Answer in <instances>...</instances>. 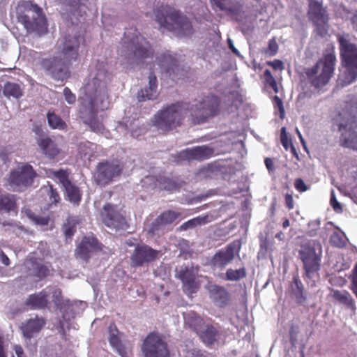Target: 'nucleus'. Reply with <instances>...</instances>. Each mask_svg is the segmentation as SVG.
<instances>
[{
  "mask_svg": "<svg viewBox=\"0 0 357 357\" xmlns=\"http://www.w3.org/2000/svg\"><path fill=\"white\" fill-rule=\"evenodd\" d=\"M228 45H229V49L234 54H236V56L240 55L238 50L234 47L231 39H228Z\"/></svg>",
  "mask_w": 357,
  "mask_h": 357,
  "instance_id": "obj_64",
  "label": "nucleus"
},
{
  "mask_svg": "<svg viewBox=\"0 0 357 357\" xmlns=\"http://www.w3.org/2000/svg\"><path fill=\"white\" fill-rule=\"evenodd\" d=\"M213 155V149L206 146H197L192 149H186L178 154L181 160H204Z\"/></svg>",
  "mask_w": 357,
  "mask_h": 357,
  "instance_id": "obj_20",
  "label": "nucleus"
},
{
  "mask_svg": "<svg viewBox=\"0 0 357 357\" xmlns=\"http://www.w3.org/2000/svg\"><path fill=\"white\" fill-rule=\"evenodd\" d=\"M149 87L141 89L137 93V99L139 102L147 100H153L157 98L158 82L157 77L153 72L149 76Z\"/></svg>",
  "mask_w": 357,
  "mask_h": 357,
  "instance_id": "obj_26",
  "label": "nucleus"
},
{
  "mask_svg": "<svg viewBox=\"0 0 357 357\" xmlns=\"http://www.w3.org/2000/svg\"><path fill=\"white\" fill-rule=\"evenodd\" d=\"M293 282L295 287H292V293L295 296L298 304H303L306 301V295L304 287L298 275L293 277Z\"/></svg>",
  "mask_w": 357,
  "mask_h": 357,
  "instance_id": "obj_35",
  "label": "nucleus"
},
{
  "mask_svg": "<svg viewBox=\"0 0 357 357\" xmlns=\"http://www.w3.org/2000/svg\"><path fill=\"white\" fill-rule=\"evenodd\" d=\"M26 266L29 269H33V275L34 276L40 279H43L49 275V268L44 264L38 262L35 258L29 259L26 261Z\"/></svg>",
  "mask_w": 357,
  "mask_h": 357,
  "instance_id": "obj_33",
  "label": "nucleus"
},
{
  "mask_svg": "<svg viewBox=\"0 0 357 357\" xmlns=\"http://www.w3.org/2000/svg\"><path fill=\"white\" fill-rule=\"evenodd\" d=\"M264 163L269 172H273L275 171L273 159L271 158H266L264 160Z\"/></svg>",
  "mask_w": 357,
  "mask_h": 357,
  "instance_id": "obj_58",
  "label": "nucleus"
},
{
  "mask_svg": "<svg viewBox=\"0 0 357 357\" xmlns=\"http://www.w3.org/2000/svg\"><path fill=\"white\" fill-rule=\"evenodd\" d=\"M36 176L37 174L33 167L25 164L10 172L8 182L12 185L27 188L33 184Z\"/></svg>",
  "mask_w": 357,
  "mask_h": 357,
  "instance_id": "obj_16",
  "label": "nucleus"
},
{
  "mask_svg": "<svg viewBox=\"0 0 357 357\" xmlns=\"http://www.w3.org/2000/svg\"><path fill=\"white\" fill-rule=\"evenodd\" d=\"M267 65L271 66L275 70H282L284 69L283 62L278 59H275L273 61H268Z\"/></svg>",
  "mask_w": 357,
  "mask_h": 357,
  "instance_id": "obj_56",
  "label": "nucleus"
},
{
  "mask_svg": "<svg viewBox=\"0 0 357 357\" xmlns=\"http://www.w3.org/2000/svg\"><path fill=\"white\" fill-rule=\"evenodd\" d=\"M278 52V45L275 38H271L268 41V47L264 50V53L268 56H275Z\"/></svg>",
  "mask_w": 357,
  "mask_h": 357,
  "instance_id": "obj_46",
  "label": "nucleus"
},
{
  "mask_svg": "<svg viewBox=\"0 0 357 357\" xmlns=\"http://www.w3.org/2000/svg\"><path fill=\"white\" fill-rule=\"evenodd\" d=\"M308 17L318 26L319 33L321 36L326 34L324 25L328 20L326 10L317 0H309Z\"/></svg>",
  "mask_w": 357,
  "mask_h": 357,
  "instance_id": "obj_19",
  "label": "nucleus"
},
{
  "mask_svg": "<svg viewBox=\"0 0 357 357\" xmlns=\"http://www.w3.org/2000/svg\"><path fill=\"white\" fill-rule=\"evenodd\" d=\"M0 258H1V262L4 265L9 266L10 259L3 251H1V252H0Z\"/></svg>",
  "mask_w": 357,
  "mask_h": 357,
  "instance_id": "obj_63",
  "label": "nucleus"
},
{
  "mask_svg": "<svg viewBox=\"0 0 357 357\" xmlns=\"http://www.w3.org/2000/svg\"><path fill=\"white\" fill-rule=\"evenodd\" d=\"M48 294L46 291L43 290L38 293L31 294L28 296L25 304L31 309L43 310L47 307Z\"/></svg>",
  "mask_w": 357,
  "mask_h": 357,
  "instance_id": "obj_27",
  "label": "nucleus"
},
{
  "mask_svg": "<svg viewBox=\"0 0 357 357\" xmlns=\"http://www.w3.org/2000/svg\"><path fill=\"white\" fill-rule=\"evenodd\" d=\"M247 272L245 267L238 269L228 268L223 279L227 281H239L245 278Z\"/></svg>",
  "mask_w": 357,
  "mask_h": 357,
  "instance_id": "obj_41",
  "label": "nucleus"
},
{
  "mask_svg": "<svg viewBox=\"0 0 357 357\" xmlns=\"http://www.w3.org/2000/svg\"><path fill=\"white\" fill-rule=\"evenodd\" d=\"M340 115L347 120L338 126L341 132L339 143L343 147L357 151V94L349 97L345 111Z\"/></svg>",
  "mask_w": 357,
  "mask_h": 357,
  "instance_id": "obj_6",
  "label": "nucleus"
},
{
  "mask_svg": "<svg viewBox=\"0 0 357 357\" xmlns=\"http://www.w3.org/2000/svg\"><path fill=\"white\" fill-rule=\"evenodd\" d=\"M348 238L342 234L336 233V248H344L347 245Z\"/></svg>",
  "mask_w": 357,
  "mask_h": 357,
  "instance_id": "obj_51",
  "label": "nucleus"
},
{
  "mask_svg": "<svg viewBox=\"0 0 357 357\" xmlns=\"http://www.w3.org/2000/svg\"><path fill=\"white\" fill-rule=\"evenodd\" d=\"M64 189L69 201L74 204L78 205L82 199V192L79 188L70 183Z\"/></svg>",
  "mask_w": 357,
  "mask_h": 357,
  "instance_id": "obj_38",
  "label": "nucleus"
},
{
  "mask_svg": "<svg viewBox=\"0 0 357 357\" xmlns=\"http://www.w3.org/2000/svg\"><path fill=\"white\" fill-rule=\"evenodd\" d=\"M160 187L167 191H176L180 189L181 183L177 178H169L166 176H160L158 179Z\"/></svg>",
  "mask_w": 357,
  "mask_h": 357,
  "instance_id": "obj_36",
  "label": "nucleus"
},
{
  "mask_svg": "<svg viewBox=\"0 0 357 357\" xmlns=\"http://www.w3.org/2000/svg\"><path fill=\"white\" fill-rule=\"evenodd\" d=\"M189 112V103H173L157 112L153 119V125L158 130L167 132L182 124L185 115Z\"/></svg>",
  "mask_w": 357,
  "mask_h": 357,
  "instance_id": "obj_7",
  "label": "nucleus"
},
{
  "mask_svg": "<svg viewBox=\"0 0 357 357\" xmlns=\"http://www.w3.org/2000/svg\"><path fill=\"white\" fill-rule=\"evenodd\" d=\"M144 357H170L167 344L158 333H149L142 345Z\"/></svg>",
  "mask_w": 357,
  "mask_h": 357,
  "instance_id": "obj_13",
  "label": "nucleus"
},
{
  "mask_svg": "<svg viewBox=\"0 0 357 357\" xmlns=\"http://www.w3.org/2000/svg\"><path fill=\"white\" fill-rule=\"evenodd\" d=\"M103 245L94 236H84L75 250L76 258L88 262L91 253L102 251Z\"/></svg>",
  "mask_w": 357,
  "mask_h": 357,
  "instance_id": "obj_17",
  "label": "nucleus"
},
{
  "mask_svg": "<svg viewBox=\"0 0 357 357\" xmlns=\"http://www.w3.org/2000/svg\"><path fill=\"white\" fill-rule=\"evenodd\" d=\"M299 258L303 262L305 277L309 280L318 278L320 269V256L316 253L314 246L310 243L302 245L298 251Z\"/></svg>",
  "mask_w": 357,
  "mask_h": 357,
  "instance_id": "obj_10",
  "label": "nucleus"
},
{
  "mask_svg": "<svg viewBox=\"0 0 357 357\" xmlns=\"http://www.w3.org/2000/svg\"><path fill=\"white\" fill-rule=\"evenodd\" d=\"M338 42L342 68L340 70L337 82L344 87L357 79V45L351 41L349 35L339 36Z\"/></svg>",
  "mask_w": 357,
  "mask_h": 357,
  "instance_id": "obj_4",
  "label": "nucleus"
},
{
  "mask_svg": "<svg viewBox=\"0 0 357 357\" xmlns=\"http://www.w3.org/2000/svg\"><path fill=\"white\" fill-rule=\"evenodd\" d=\"M210 1L213 7L215 6L220 10L233 15L238 14L241 8V5L238 2H233L231 0H210Z\"/></svg>",
  "mask_w": 357,
  "mask_h": 357,
  "instance_id": "obj_30",
  "label": "nucleus"
},
{
  "mask_svg": "<svg viewBox=\"0 0 357 357\" xmlns=\"http://www.w3.org/2000/svg\"><path fill=\"white\" fill-rule=\"evenodd\" d=\"M52 301L57 307L63 305L62 291L60 289H56L52 292Z\"/></svg>",
  "mask_w": 357,
  "mask_h": 357,
  "instance_id": "obj_48",
  "label": "nucleus"
},
{
  "mask_svg": "<svg viewBox=\"0 0 357 357\" xmlns=\"http://www.w3.org/2000/svg\"><path fill=\"white\" fill-rule=\"evenodd\" d=\"M197 335L206 345L211 346L217 341L220 333L215 326L208 324L205 325Z\"/></svg>",
  "mask_w": 357,
  "mask_h": 357,
  "instance_id": "obj_29",
  "label": "nucleus"
},
{
  "mask_svg": "<svg viewBox=\"0 0 357 357\" xmlns=\"http://www.w3.org/2000/svg\"><path fill=\"white\" fill-rule=\"evenodd\" d=\"M123 167L116 160H105L99 162L96 167L95 181L98 185H106L119 176Z\"/></svg>",
  "mask_w": 357,
  "mask_h": 357,
  "instance_id": "obj_11",
  "label": "nucleus"
},
{
  "mask_svg": "<svg viewBox=\"0 0 357 357\" xmlns=\"http://www.w3.org/2000/svg\"><path fill=\"white\" fill-rule=\"evenodd\" d=\"M273 105L275 108L278 109L280 118L283 119L284 116V109L282 100L278 96H275L273 98Z\"/></svg>",
  "mask_w": 357,
  "mask_h": 357,
  "instance_id": "obj_49",
  "label": "nucleus"
},
{
  "mask_svg": "<svg viewBox=\"0 0 357 357\" xmlns=\"http://www.w3.org/2000/svg\"><path fill=\"white\" fill-rule=\"evenodd\" d=\"M335 66V52L332 48L330 52L324 54L322 59L313 66L305 68L303 76L316 89L325 86L331 79Z\"/></svg>",
  "mask_w": 357,
  "mask_h": 357,
  "instance_id": "obj_8",
  "label": "nucleus"
},
{
  "mask_svg": "<svg viewBox=\"0 0 357 357\" xmlns=\"http://www.w3.org/2000/svg\"><path fill=\"white\" fill-rule=\"evenodd\" d=\"M108 72L103 68H96L91 70L87 82L82 88L83 95L79 98V116L95 132H102L103 124L97 117L99 102H102L107 97V84L109 79Z\"/></svg>",
  "mask_w": 357,
  "mask_h": 357,
  "instance_id": "obj_1",
  "label": "nucleus"
},
{
  "mask_svg": "<svg viewBox=\"0 0 357 357\" xmlns=\"http://www.w3.org/2000/svg\"><path fill=\"white\" fill-rule=\"evenodd\" d=\"M63 229L66 238H71L76 231L75 225H64Z\"/></svg>",
  "mask_w": 357,
  "mask_h": 357,
  "instance_id": "obj_52",
  "label": "nucleus"
},
{
  "mask_svg": "<svg viewBox=\"0 0 357 357\" xmlns=\"http://www.w3.org/2000/svg\"><path fill=\"white\" fill-rule=\"evenodd\" d=\"M47 118L48 124L52 129L63 130L67 128V124L66 122L54 112L49 111L47 114Z\"/></svg>",
  "mask_w": 357,
  "mask_h": 357,
  "instance_id": "obj_40",
  "label": "nucleus"
},
{
  "mask_svg": "<svg viewBox=\"0 0 357 357\" xmlns=\"http://www.w3.org/2000/svg\"><path fill=\"white\" fill-rule=\"evenodd\" d=\"M49 196L52 203H57L60 200V196L56 189H54L51 185L50 188Z\"/></svg>",
  "mask_w": 357,
  "mask_h": 357,
  "instance_id": "obj_55",
  "label": "nucleus"
},
{
  "mask_svg": "<svg viewBox=\"0 0 357 357\" xmlns=\"http://www.w3.org/2000/svg\"><path fill=\"white\" fill-rule=\"evenodd\" d=\"M210 221H211V220L209 219L208 215H205L203 217H198L197 218H193V219L189 220L187 222H185V223H188V224H190V223H207Z\"/></svg>",
  "mask_w": 357,
  "mask_h": 357,
  "instance_id": "obj_57",
  "label": "nucleus"
},
{
  "mask_svg": "<svg viewBox=\"0 0 357 357\" xmlns=\"http://www.w3.org/2000/svg\"><path fill=\"white\" fill-rule=\"evenodd\" d=\"M336 301L344 304L348 307L354 308V302L348 293L341 294L336 291Z\"/></svg>",
  "mask_w": 357,
  "mask_h": 357,
  "instance_id": "obj_44",
  "label": "nucleus"
},
{
  "mask_svg": "<svg viewBox=\"0 0 357 357\" xmlns=\"http://www.w3.org/2000/svg\"><path fill=\"white\" fill-rule=\"evenodd\" d=\"M185 217L181 210H167L161 213L156 219V223H172L176 220H181Z\"/></svg>",
  "mask_w": 357,
  "mask_h": 357,
  "instance_id": "obj_32",
  "label": "nucleus"
},
{
  "mask_svg": "<svg viewBox=\"0 0 357 357\" xmlns=\"http://www.w3.org/2000/svg\"><path fill=\"white\" fill-rule=\"evenodd\" d=\"M122 43L121 56L129 63H139L153 56V52L149 42L136 29H127Z\"/></svg>",
  "mask_w": 357,
  "mask_h": 357,
  "instance_id": "obj_2",
  "label": "nucleus"
},
{
  "mask_svg": "<svg viewBox=\"0 0 357 357\" xmlns=\"http://www.w3.org/2000/svg\"><path fill=\"white\" fill-rule=\"evenodd\" d=\"M13 349L15 352V354L17 357H26V355L24 354L23 348L18 344H16L14 346Z\"/></svg>",
  "mask_w": 357,
  "mask_h": 357,
  "instance_id": "obj_60",
  "label": "nucleus"
},
{
  "mask_svg": "<svg viewBox=\"0 0 357 357\" xmlns=\"http://www.w3.org/2000/svg\"><path fill=\"white\" fill-rule=\"evenodd\" d=\"M22 213L26 215L31 221L34 223H49L52 221V218L50 215H36L31 209L29 208H24L22 210Z\"/></svg>",
  "mask_w": 357,
  "mask_h": 357,
  "instance_id": "obj_42",
  "label": "nucleus"
},
{
  "mask_svg": "<svg viewBox=\"0 0 357 357\" xmlns=\"http://www.w3.org/2000/svg\"><path fill=\"white\" fill-rule=\"evenodd\" d=\"M348 174H350L357 184V166H353L348 169Z\"/></svg>",
  "mask_w": 357,
  "mask_h": 357,
  "instance_id": "obj_62",
  "label": "nucleus"
},
{
  "mask_svg": "<svg viewBox=\"0 0 357 357\" xmlns=\"http://www.w3.org/2000/svg\"><path fill=\"white\" fill-rule=\"evenodd\" d=\"M45 324L46 321L44 318L36 316L22 323L20 329L24 337L30 340L42 330Z\"/></svg>",
  "mask_w": 357,
  "mask_h": 357,
  "instance_id": "obj_23",
  "label": "nucleus"
},
{
  "mask_svg": "<svg viewBox=\"0 0 357 357\" xmlns=\"http://www.w3.org/2000/svg\"><path fill=\"white\" fill-rule=\"evenodd\" d=\"M260 249L264 252L272 250V243L269 242L267 238L260 239Z\"/></svg>",
  "mask_w": 357,
  "mask_h": 357,
  "instance_id": "obj_54",
  "label": "nucleus"
},
{
  "mask_svg": "<svg viewBox=\"0 0 357 357\" xmlns=\"http://www.w3.org/2000/svg\"><path fill=\"white\" fill-rule=\"evenodd\" d=\"M185 323L197 334L202 329L204 328V326L206 325L204 319L195 314H188L187 317L185 318Z\"/></svg>",
  "mask_w": 357,
  "mask_h": 357,
  "instance_id": "obj_39",
  "label": "nucleus"
},
{
  "mask_svg": "<svg viewBox=\"0 0 357 357\" xmlns=\"http://www.w3.org/2000/svg\"><path fill=\"white\" fill-rule=\"evenodd\" d=\"M155 21L161 28L180 36H190L193 28L188 17L169 5H162L155 12Z\"/></svg>",
  "mask_w": 357,
  "mask_h": 357,
  "instance_id": "obj_3",
  "label": "nucleus"
},
{
  "mask_svg": "<svg viewBox=\"0 0 357 357\" xmlns=\"http://www.w3.org/2000/svg\"><path fill=\"white\" fill-rule=\"evenodd\" d=\"M285 205L289 209L294 208V199L291 195L287 194L284 197Z\"/></svg>",
  "mask_w": 357,
  "mask_h": 357,
  "instance_id": "obj_59",
  "label": "nucleus"
},
{
  "mask_svg": "<svg viewBox=\"0 0 357 357\" xmlns=\"http://www.w3.org/2000/svg\"><path fill=\"white\" fill-rule=\"evenodd\" d=\"M159 65L163 73L173 80L179 79L184 76V70L180 68L177 60L169 54H164L160 58Z\"/></svg>",
  "mask_w": 357,
  "mask_h": 357,
  "instance_id": "obj_21",
  "label": "nucleus"
},
{
  "mask_svg": "<svg viewBox=\"0 0 357 357\" xmlns=\"http://www.w3.org/2000/svg\"><path fill=\"white\" fill-rule=\"evenodd\" d=\"M63 96L65 100L69 104H74L76 101V96L72 93L71 90L68 87H65L63 89Z\"/></svg>",
  "mask_w": 357,
  "mask_h": 357,
  "instance_id": "obj_50",
  "label": "nucleus"
},
{
  "mask_svg": "<svg viewBox=\"0 0 357 357\" xmlns=\"http://www.w3.org/2000/svg\"><path fill=\"white\" fill-rule=\"evenodd\" d=\"M209 298L219 307H225L229 304L231 295L222 286L211 284L207 287Z\"/></svg>",
  "mask_w": 357,
  "mask_h": 357,
  "instance_id": "obj_22",
  "label": "nucleus"
},
{
  "mask_svg": "<svg viewBox=\"0 0 357 357\" xmlns=\"http://www.w3.org/2000/svg\"><path fill=\"white\" fill-rule=\"evenodd\" d=\"M220 100L214 96H208L198 103L189 107V112L197 123H202L209 117L214 116L219 111Z\"/></svg>",
  "mask_w": 357,
  "mask_h": 357,
  "instance_id": "obj_9",
  "label": "nucleus"
},
{
  "mask_svg": "<svg viewBox=\"0 0 357 357\" xmlns=\"http://www.w3.org/2000/svg\"><path fill=\"white\" fill-rule=\"evenodd\" d=\"M41 68L55 80H64L70 77L68 66L61 57L44 58L40 61Z\"/></svg>",
  "mask_w": 357,
  "mask_h": 357,
  "instance_id": "obj_14",
  "label": "nucleus"
},
{
  "mask_svg": "<svg viewBox=\"0 0 357 357\" xmlns=\"http://www.w3.org/2000/svg\"><path fill=\"white\" fill-rule=\"evenodd\" d=\"M158 253L159 251L147 245H137L130 257L131 266L132 267H141L151 263L157 259Z\"/></svg>",
  "mask_w": 357,
  "mask_h": 357,
  "instance_id": "obj_18",
  "label": "nucleus"
},
{
  "mask_svg": "<svg viewBox=\"0 0 357 357\" xmlns=\"http://www.w3.org/2000/svg\"><path fill=\"white\" fill-rule=\"evenodd\" d=\"M3 93L8 98L13 97L17 99L22 96L23 92L18 84L8 82L4 85Z\"/></svg>",
  "mask_w": 357,
  "mask_h": 357,
  "instance_id": "obj_37",
  "label": "nucleus"
},
{
  "mask_svg": "<svg viewBox=\"0 0 357 357\" xmlns=\"http://www.w3.org/2000/svg\"><path fill=\"white\" fill-rule=\"evenodd\" d=\"M3 335L0 333V357H7L3 345Z\"/></svg>",
  "mask_w": 357,
  "mask_h": 357,
  "instance_id": "obj_61",
  "label": "nucleus"
},
{
  "mask_svg": "<svg viewBox=\"0 0 357 357\" xmlns=\"http://www.w3.org/2000/svg\"><path fill=\"white\" fill-rule=\"evenodd\" d=\"M37 144L43 153L50 158L54 159L59 153L57 145L48 137L38 138Z\"/></svg>",
  "mask_w": 357,
  "mask_h": 357,
  "instance_id": "obj_28",
  "label": "nucleus"
},
{
  "mask_svg": "<svg viewBox=\"0 0 357 357\" xmlns=\"http://www.w3.org/2000/svg\"><path fill=\"white\" fill-rule=\"evenodd\" d=\"M69 172L68 170L59 169L57 171L50 170V175L57 178L63 188L66 187L71 183L69 180Z\"/></svg>",
  "mask_w": 357,
  "mask_h": 357,
  "instance_id": "obj_43",
  "label": "nucleus"
},
{
  "mask_svg": "<svg viewBox=\"0 0 357 357\" xmlns=\"http://www.w3.org/2000/svg\"><path fill=\"white\" fill-rule=\"evenodd\" d=\"M108 333V340L112 347L114 348L121 357H129V352L120 339V333L114 322L109 324Z\"/></svg>",
  "mask_w": 357,
  "mask_h": 357,
  "instance_id": "obj_25",
  "label": "nucleus"
},
{
  "mask_svg": "<svg viewBox=\"0 0 357 357\" xmlns=\"http://www.w3.org/2000/svg\"><path fill=\"white\" fill-rule=\"evenodd\" d=\"M17 212V204L15 195L0 192V211Z\"/></svg>",
  "mask_w": 357,
  "mask_h": 357,
  "instance_id": "obj_34",
  "label": "nucleus"
},
{
  "mask_svg": "<svg viewBox=\"0 0 357 357\" xmlns=\"http://www.w3.org/2000/svg\"><path fill=\"white\" fill-rule=\"evenodd\" d=\"M280 140L282 146L286 150H288V149L291 146V149L295 151V148L292 145L291 139H289L287 135L285 128H282L281 130Z\"/></svg>",
  "mask_w": 357,
  "mask_h": 357,
  "instance_id": "obj_47",
  "label": "nucleus"
},
{
  "mask_svg": "<svg viewBox=\"0 0 357 357\" xmlns=\"http://www.w3.org/2000/svg\"><path fill=\"white\" fill-rule=\"evenodd\" d=\"M295 188L301 192H305L307 187L302 178H296L294 182Z\"/></svg>",
  "mask_w": 357,
  "mask_h": 357,
  "instance_id": "obj_53",
  "label": "nucleus"
},
{
  "mask_svg": "<svg viewBox=\"0 0 357 357\" xmlns=\"http://www.w3.org/2000/svg\"><path fill=\"white\" fill-rule=\"evenodd\" d=\"M265 82L268 84L275 93H278V86L275 79L272 75L271 71L268 69L265 70L264 73Z\"/></svg>",
  "mask_w": 357,
  "mask_h": 357,
  "instance_id": "obj_45",
  "label": "nucleus"
},
{
  "mask_svg": "<svg viewBox=\"0 0 357 357\" xmlns=\"http://www.w3.org/2000/svg\"><path fill=\"white\" fill-rule=\"evenodd\" d=\"M80 37L79 36H66L58 45L57 50L60 57L68 65H72L79 56Z\"/></svg>",
  "mask_w": 357,
  "mask_h": 357,
  "instance_id": "obj_15",
  "label": "nucleus"
},
{
  "mask_svg": "<svg viewBox=\"0 0 357 357\" xmlns=\"http://www.w3.org/2000/svg\"><path fill=\"white\" fill-rule=\"evenodd\" d=\"M177 278L181 280L183 290L185 294H192L197 292L199 285L196 281V276L193 271L188 268L181 269L178 272Z\"/></svg>",
  "mask_w": 357,
  "mask_h": 357,
  "instance_id": "obj_24",
  "label": "nucleus"
},
{
  "mask_svg": "<svg viewBox=\"0 0 357 357\" xmlns=\"http://www.w3.org/2000/svg\"><path fill=\"white\" fill-rule=\"evenodd\" d=\"M17 22L23 24L28 32L45 33L47 24L42 8L31 1L21 0L15 7Z\"/></svg>",
  "mask_w": 357,
  "mask_h": 357,
  "instance_id": "obj_5",
  "label": "nucleus"
},
{
  "mask_svg": "<svg viewBox=\"0 0 357 357\" xmlns=\"http://www.w3.org/2000/svg\"><path fill=\"white\" fill-rule=\"evenodd\" d=\"M100 215L105 220H109L116 223H123L124 218L116 209V207L110 203L105 204L101 211Z\"/></svg>",
  "mask_w": 357,
  "mask_h": 357,
  "instance_id": "obj_31",
  "label": "nucleus"
},
{
  "mask_svg": "<svg viewBox=\"0 0 357 357\" xmlns=\"http://www.w3.org/2000/svg\"><path fill=\"white\" fill-rule=\"evenodd\" d=\"M241 248V241L235 240L225 248L219 250L211 259V265L214 269L223 270L238 255Z\"/></svg>",
  "mask_w": 357,
  "mask_h": 357,
  "instance_id": "obj_12",
  "label": "nucleus"
}]
</instances>
